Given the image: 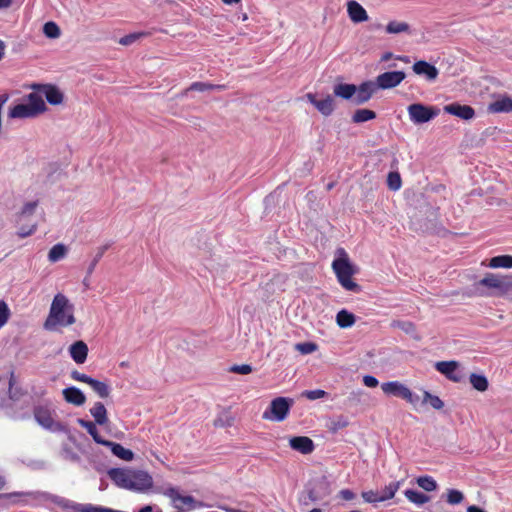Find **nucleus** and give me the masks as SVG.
<instances>
[{
	"label": "nucleus",
	"instance_id": "56",
	"mask_svg": "<svg viewBox=\"0 0 512 512\" xmlns=\"http://www.w3.org/2000/svg\"><path fill=\"white\" fill-rule=\"evenodd\" d=\"M363 383L365 386H367L369 388H375L378 386L379 381L376 377H374L372 375H365L363 377Z\"/></svg>",
	"mask_w": 512,
	"mask_h": 512
},
{
	"label": "nucleus",
	"instance_id": "37",
	"mask_svg": "<svg viewBox=\"0 0 512 512\" xmlns=\"http://www.w3.org/2000/svg\"><path fill=\"white\" fill-rule=\"evenodd\" d=\"M422 403L429 404L436 410H440L444 407V402L438 396L433 395L428 391H424Z\"/></svg>",
	"mask_w": 512,
	"mask_h": 512
},
{
	"label": "nucleus",
	"instance_id": "49",
	"mask_svg": "<svg viewBox=\"0 0 512 512\" xmlns=\"http://www.w3.org/2000/svg\"><path fill=\"white\" fill-rule=\"evenodd\" d=\"M317 349V345L313 342H303L296 344V350L302 354H310Z\"/></svg>",
	"mask_w": 512,
	"mask_h": 512
},
{
	"label": "nucleus",
	"instance_id": "16",
	"mask_svg": "<svg viewBox=\"0 0 512 512\" xmlns=\"http://www.w3.org/2000/svg\"><path fill=\"white\" fill-rule=\"evenodd\" d=\"M347 13L350 20L354 23H361L368 20L366 10L355 0H351L347 3Z\"/></svg>",
	"mask_w": 512,
	"mask_h": 512
},
{
	"label": "nucleus",
	"instance_id": "13",
	"mask_svg": "<svg viewBox=\"0 0 512 512\" xmlns=\"http://www.w3.org/2000/svg\"><path fill=\"white\" fill-rule=\"evenodd\" d=\"M308 101L324 116H330L335 109L332 96L327 95L324 99L318 100L312 93L306 95Z\"/></svg>",
	"mask_w": 512,
	"mask_h": 512
},
{
	"label": "nucleus",
	"instance_id": "23",
	"mask_svg": "<svg viewBox=\"0 0 512 512\" xmlns=\"http://www.w3.org/2000/svg\"><path fill=\"white\" fill-rule=\"evenodd\" d=\"M478 285L484 286L487 289H496V290H504L506 287L505 281L500 278L498 275L489 273L484 278H482Z\"/></svg>",
	"mask_w": 512,
	"mask_h": 512
},
{
	"label": "nucleus",
	"instance_id": "33",
	"mask_svg": "<svg viewBox=\"0 0 512 512\" xmlns=\"http://www.w3.org/2000/svg\"><path fill=\"white\" fill-rule=\"evenodd\" d=\"M490 268H512V255H499L492 257L489 262Z\"/></svg>",
	"mask_w": 512,
	"mask_h": 512
},
{
	"label": "nucleus",
	"instance_id": "25",
	"mask_svg": "<svg viewBox=\"0 0 512 512\" xmlns=\"http://www.w3.org/2000/svg\"><path fill=\"white\" fill-rule=\"evenodd\" d=\"M490 112L493 113H508L512 112V98L508 96L501 97L492 102L488 107Z\"/></svg>",
	"mask_w": 512,
	"mask_h": 512
},
{
	"label": "nucleus",
	"instance_id": "18",
	"mask_svg": "<svg viewBox=\"0 0 512 512\" xmlns=\"http://www.w3.org/2000/svg\"><path fill=\"white\" fill-rule=\"evenodd\" d=\"M69 354L74 362L83 364L88 356V346L82 340L76 341L69 347Z\"/></svg>",
	"mask_w": 512,
	"mask_h": 512
},
{
	"label": "nucleus",
	"instance_id": "30",
	"mask_svg": "<svg viewBox=\"0 0 512 512\" xmlns=\"http://www.w3.org/2000/svg\"><path fill=\"white\" fill-rule=\"evenodd\" d=\"M405 497L413 504L421 506L430 501V497L422 492L413 489L404 491Z\"/></svg>",
	"mask_w": 512,
	"mask_h": 512
},
{
	"label": "nucleus",
	"instance_id": "44",
	"mask_svg": "<svg viewBox=\"0 0 512 512\" xmlns=\"http://www.w3.org/2000/svg\"><path fill=\"white\" fill-rule=\"evenodd\" d=\"M38 205L37 201L27 202L17 216V222H21L26 216L32 215Z\"/></svg>",
	"mask_w": 512,
	"mask_h": 512
},
{
	"label": "nucleus",
	"instance_id": "19",
	"mask_svg": "<svg viewBox=\"0 0 512 512\" xmlns=\"http://www.w3.org/2000/svg\"><path fill=\"white\" fill-rule=\"evenodd\" d=\"M435 368L454 382H459L461 380V376L454 374L458 368V362L456 361H440L436 363Z\"/></svg>",
	"mask_w": 512,
	"mask_h": 512
},
{
	"label": "nucleus",
	"instance_id": "9",
	"mask_svg": "<svg viewBox=\"0 0 512 512\" xmlns=\"http://www.w3.org/2000/svg\"><path fill=\"white\" fill-rule=\"evenodd\" d=\"M164 495L173 501L174 507L178 510H181V506L176 503L177 501L182 502L184 505L188 506L189 509L203 508L205 506L204 503L196 501L194 497L190 495L182 496L174 487L167 488L164 491Z\"/></svg>",
	"mask_w": 512,
	"mask_h": 512
},
{
	"label": "nucleus",
	"instance_id": "2",
	"mask_svg": "<svg viewBox=\"0 0 512 512\" xmlns=\"http://www.w3.org/2000/svg\"><path fill=\"white\" fill-rule=\"evenodd\" d=\"M75 322L74 305L64 294L57 293L52 300L44 328L48 331H55L58 327H68Z\"/></svg>",
	"mask_w": 512,
	"mask_h": 512
},
{
	"label": "nucleus",
	"instance_id": "50",
	"mask_svg": "<svg viewBox=\"0 0 512 512\" xmlns=\"http://www.w3.org/2000/svg\"><path fill=\"white\" fill-rule=\"evenodd\" d=\"M363 500L367 503H378L380 502V499H379V496H380V493L379 491H373V490H369V491H363L362 494H361Z\"/></svg>",
	"mask_w": 512,
	"mask_h": 512
},
{
	"label": "nucleus",
	"instance_id": "64",
	"mask_svg": "<svg viewBox=\"0 0 512 512\" xmlns=\"http://www.w3.org/2000/svg\"><path fill=\"white\" fill-rule=\"evenodd\" d=\"M153 508L149 505L143 507L142 509H140L139 512H152Z\"/></svg>",
	"mask_w": 512,
	"mask_h": 512
},
{
	"label": "nucleus",
	"instance_id": "5",
	"mask_svg": "<svg viewBox=\"0 0 512 512\" xmlns=\"http://www.w3.org/2000/svg\"><path fill=\"white\" fill-rule=\"evenodd\" d=\"M293 400L286 397H277L273 399L269 407L263 412V419L281 422L286 419Z\"/></svg>",
	"mask_w": 512,
	"mask_h": 512
},
{
	"label": "nucleus",
	"instance_id": "8",
	"mask_svg": "<svg viewBox=\"0 0 512 512\" xmlns=\"http://www.w3.org/2000/svg\"><path fill=\"white\" fill-rule=\"evenodd\" d=\"M406 77L404 71H388L382 74H379L376 77V86L377 89H392L398 86Z\"/></svg>",
	"mask_w": 512,
	"mask_h": 512
},
{
	"label": "nucleus",
	"instance_id": "1",
	"mask_svg": "<svg viewBox=\"0 0 512 512\" xmlns=\"http://www.w3.org/2000/svg\"><path fill=\"white\" fill-rule=\"evenodd\" d=\"M108 476L119 488L138 493L147 492L153 486L152 476L143 470L111 468Z\"/></svg>",
	"mask_w": 512,
	"mask_h": 512
},
{
	"label": "nucleus",
	"instance_id": "27",
	"mask_svg": "<svg viewBox=\"0 0 512 512\" xmlns=\"http://www.w3.org/2000/svg\"><path fill=\"white\" fill-rule=\"evenodd\" d=\"M356 321L355 315L346 309L340 310L336 315V323L340 328H349Z\"/></svg>",
	"mask_w": 512,
	"mask_h": 512
},
{
	"label": "nucleus",
	"instance_id": "20",
	"mask_svg": "<svg viewBox=\"0 0 512 512\" xmlns=\"http://www.w3.org/2000/svg\"><path fill=\"white\" fill-rule=\"evenodd\" d=\"M357 91L355 84L337 83L333 87V94L344 100H353Z\"/></svg>",
	"mask_w": 512,
	"mask_h": 512
},
{
	"label": "nucleus",
	"instance_id": "38",
	"mask_svg": "<svg viewBox=\"0 0 512 512\" xmlns=\"http://www.w3.org/2000/svg\"><path fill=\"white\" fill-rule=\"evenodd\" d=\"M409 29L410 27L406 22L390 21L386 25V32L389 34H399L403 32H408Z\"/></svg>",
	"mask_w": 512,
	"mask_h": 512
},
{
	"label": "nucleus",
	"instance_id": "58",
	"mask_svg": "<svg viewBox=\"0 0 512 512\" xmlns=\"http://www.w3.org/2000/svg\"><path fill=\"white\" fill-rule=\"evenodd\" d=\"M340 497L343 500L350 501L355 498V493L350 489H343L339 492Z\"/></svg>",
	"mask_w": 512,
	"mask_h": 512
},
{
	"label": "nucleus",
	"instance_id": "42",
	"mask_svg": "<svg viewBox=\"0 0 512 512\" xmlns=\"http://www.w3.org/2000/svg\"><path fill=\"white\" fill-rule=\"evenodd\" d=\"M146 35L145 32H134L121 37L118 42L123 46H129Z\"/></svg>",
	"mask_w": 512,
	"mask_h": 512
},
{
	"label": "nucleus",
	"instance_id": "47",
	"mask_svg": "<svg viewBox=\"0 0 512 512\" xmlns=\"http://www.w3.org/2000/svg\"><path fill=\"white\" fill-rule=\"evenodd\" d=\"M392 326L401 329L407 334H413L416 331L415 325L410 321H395Z\"/></svg>",
	"mask_w": 512,
	"mask_h": 512
},
{
	"label": "nucleus",
	"instance_id": "45",
	"mask_svg": "<svg viewBox=\"0 0 512 512\" xmlns=\"http://www.w3.org/2000/svg\"><path fill=\"white\" fill-rule=\"evenodd\" d=\"M209 90H214L213 84L207 83V82H193L186 90L185 93L188 91H198V92H205Z\"/></svg>",
	"mask_w": 512,
	"mask_h": 512
},
{
	"label": "nucleus",
	"instance_id": "36",
	"mask_svg": "<svg viewBox=\"0 0 512 512\" xmlns=\"http://www.w3.org/2000/svg\"><path fill=\"white\" fill-rule=\"evenodd\" d=\"M416 483L419 487L427 492H431L437 489V482L432 476L429 475L419 476L416 479Z\"/></svg>",
	"mask_w": 512,
	"mask_h": 512
},
{
	"label": "nucleus",
	"instance_id": "46",
	"mask_svg": "<svg viewBox=\"0 0 512 512\" xmlns=\"http://www.w3.org/2000/svg\"><path fill=\"white\" fill-rule=\"evenodd\" d=\"M107 246H102L98 249V252L97 254L95 255L94 259L91 261V263L89 264L88 268H87V274L88 276H91L92 273L94 272L95 270V267L97 266L98 262L100 261V259L103 257L105 251L107 250Z\"/></svg>",
	"mask_w": 512,
	"mask_h": 512
},
{
	"label": "nucleus",
	"instance_id": "48",
	"mask_svg": "<svg viewBox=\"0 0 512 512\" xmlns=\"http://www.w3.org/2000/svg\"><path fill=\"white\" fill-rule=\"evenodd\" d=\"M10 317V309L7 303L0 300V328L3 327Z\"/></svg>",
	"mask_w": 512,
	"mask_h": 512
},
{
	"label": "nucleus",
	"instance_id": "32",
	"mask_svg": "<svg viewBox=\"0 0 512 512\" xmlns=\"http://www.w3.org/2000/svg\"><path fill=\"white\" fill-rule=\"evenodd\" d=\"M400 485V481L391 482L388 485H386L381 491H379L380 502L392 499L395 496L396 492L399 490Z\"/></svg>",
	"mask_w": 512,
	"mask_h": 512
},
{
	"label": "nucleus",
	"instance_id": "54",
	"mask_svg": "<svg viewBox=\"0 0 512 512\" xmlns=\"http://www.w3.org/2000/svg\"><path fill=\"white\" fill-rule=\"evenodd\" d=\"M71 378L73 380H76V381L88 384L92 377L88 376V375H86L84 373H81V372H79L77 370H74V371L71 372Z\"/></svg>",
	"mask_w": 512,
	"mask_h": 512
},
{
	"label": "nucleus",
	"instance_id": "24",
	"mask_svg": "<svg viewBox=\"0 0 512 512\" xmlns=\"http://www.w3.org/2000/svg\"><path fill=\"white\" fill-rule=\"evenodd\" d=\"M104 446L109 447L112 453L122 460L131 461L134 458V453L131 450L124 448L119 443L107 440L106 443H104Z\"/></svg>",
	"mask_w": 512,
	"mask_h": 512
},
{
	"label": "nucleus",
	"instance_id": "7",
	"mask_svg": "<svg viewBox=\"0 0 512 512\" xmlns=\"http://www.w3.org/2000/svg\"><path fill=\"white\" fill-rule=\"evenodd\" d=\"M34 418L44 429L51 432H65L66 427L53 419L51 412L44 407H37L34 410Z\"/></svg>",
	"mask_w": 512,
	"mask_h": 512
},
{
	"label": "nucleus",
	"instance_id": "3",
	"mask_svg": "<svg viewBox=\"0 0 512 512\" xmlns=\"http://www.w3.org/2000/svg\"><path fill=\"white\" fill-rule=\"evenodd\" d=\"M332 269L342 288L354 293L361 291V286L352 279V276L357 273V267L352 264L344 248L339 247L336 249V257L332 262Z\"/></svg>",
	"mask_w": 512,
	"mask_h": 512
},
{
	"label": "nucleus",
	"instance_id": "22",
	"mask_svg": "<svg viewBox=\"0 0 512 512\" xmlns=\"http://www.w3.org/2000/svg\"><path fill=\"white\" fill-rule=\"evenodd\" d=\"M77 423L81 427L86 429L88 434L93 438V440L97 444H100V445L104 446V443H106L107 440L103 439L101 437V435L99 434L98 429H97V425L98 424L96 422H93V421H90V420H85V419H82V418H78L77 419Z\"/></svg>",
	"mask_w": 512,
	"mask_h": 512
},
{
	"label": "nucleus",
	"instance_id": "59",
	"mask_svg": "<svg viewBox=\"0 0 512 512\" xmlns=\"http://www.w3.org/2000/svg\"><path fill=\"white\" fill-rule=\"evenodd\" d=\"M14 384H15V376H14V372L12 371L10 373V378H9V393H11L12 387H13ZM10 398H14L12 396V394H10Z\"/></svg>",
	"mask_w": 512,
	"mask_h": 512
},
{
	"label": "nucleus",
	"instance_id": "40",
	"mask_svg": "<svg viewBox=\"0 0 512 512\" xmlns=\"http://www.w3.org/2000/svg\"><path fill=\"white\" fill-rule=\"evenodd\" d=\"M388 188L392 191H398L402 186L401 176L397 171L389 172L387 176Z\"/></svg>",
	"mask_w": 512,
	"mask_h": 512
},
{
	"label": "nucleus",
	"instance_id": "63",
	"mask_svg": "<svg viewBox=\"0 0 512 512\" xmlns=\"http://www.w3.org/2000/svg\"><path fill=\"white\" fill-rule=\"evenodd\" d=\"M392 56H393V55H392V53H391V52H386V53H384V54L382 55V57H381V61L386 62V61H388L389 59H391V58H392Z\"/></svg>",
	"mask_w": 512,
	"mask_h": 512
},
{
	"label": "nucleus",
	"instance_id": "62",
	"mask_svg": "<svg viewBox=\"0 0 512 512\" xmlns=\"http://www.w3.org/2000/svg\"><path fill=\"white\" fill-rule=\"evenodd\" d=\"M5 55V44L2 40H0V61L3 59Z\"/></svg>",
	"mask_w": 512,
	"mask_h": 512
},
{
	"label": "nucleus",
	"instance_id": "34",
	"mask_svg": "<svg viewBox=\"0 0 512 512\" xmlns=\"http://www.w3.org/2000/svg\"><path fill=\"white\" fill-rule=\"evenodd\" d=\"M469 380L472 387L477 391L484 392L488 389V379L483 374L472 373Z\"/></svg>",
	"mask_w": 512,
	"mask_h": 512
},
{
	"label": "nucleus",
	"instance_id": "61",
	"mask_svg": "<svg viewBox=\"0 0 512 512\" xmlns=\"http://www.w3.org/2000/svg\"><path fill=\"white\" fill-rule=\"evenodd\" d=\"M12 3V0H0V8H8Z\"/></svg>",
	"mask_w": 512,
	"mask_h": 512
},
{
	"label": "nucleus",
	"instance_id": "43",
	"mask_svg": "<svg viewBox=\"0 0 512 512\" xmlns=\"http://www.w3.org/2000/svg\"><path fill=\"white\" fill-rule=\"evenodd\" d=\"M349 425L348 418L340 415L331 421L330 431L333 433L338 432L339 430L346 428Z\"/></svg>",
	"mask_w": 512,
	"mask_h": 512
},
{
	"label": "nucleus",
	"instance_id": "35",
	"mask_svg": "<svg viewBox=\"0 0 512 512\" xmlns=\"http://www.w3.org/2000/svg\"><path fill=\"white\" fill-rule=\"evenodd\" d=\"M376 118V113L370 109H357L352 115L354 123H363Z\"/></svg>",
	"mask_w": 512,
	"mask_h": 512
},
{
	"label": "nucleus",
	"instance_id": "12",
	"mask_svg": "<svg viewBox=\"0 0 512 512\" xmlns=\"http://www.w3.org/2000/svg\"><path fill=\"white\" fill-rule=\"evenodd\" d=\"M383 393L387 396H395L404 400L410 396V389L399 381H388L381 384Z\"/></svg>",
	"mask_w": 512,
	"mask_h": 512
},
{
	"label": "nucleus",
	"instance_id": "17",
	"mask_svg": "<svg viewBox=\"0 0 512 512\" xmlns=\"http://www.w3.org/2000/svg\"><path fill=\"white\" fill-rule=\"evenodd\" d=\"M64 400L75 406H82L86 402L85 394L77 387L70 386L62 391Z\"/></svg>",
	"mask_w": 512,
	"mask_h": 512
},
{
	"label": "nucleus",
	"instance_id": "15",
	"mask_svg": "<svg viewBox=\"0 0 512 512\" xmlns=\"http://www.w3.org/2000/svg\"><path fill=\"white\" fill-rule=\"evenodd\" d=\"M444 111L450 115L457 116L463 120L472 119L475 115L474 109L469 105L452 103L444 107Z\"/></svg>",
	"mask_w": 512,
	"mask_h": 512
},
{
	"label": "nucleus",
	"instance_id": "41",
	"mask_svg": "<svg viewBox=\"0 0 512 512\" xmlns=\"http://www.w3.org/2000/svg\"><path fill=\"white\" fill-rule=\"evenodd\" d=\"M464 500V495L457 489H448L446 494V502L450 505H458Z\"/></svg>",
	"mask_w": 512,
	"mask_h": 512
},
{
	"label": "nucleus",
	"instance_id": "51",
	"mask_svg": "<svg viewBox=\"0 0 512 512\" xmlns=\"http://www.w3.org/2000/svg\"><path fill=\"white\" fill-rule=\"evenodd\" d=\"M37 229V224L36 223H33L29 226H26V225H22L19 227L18 231H17V235L20 237V238H25V237H28L30 235H32Z\"/></svg>",
	"mask_w": 512,
	"mask_h": 512
},
{
	"label": "nucleus",
	"instance_id": "28",
	"mask_svg": "<svg viewBox=\"0 0 512 512\" xmlns=\"http://www.w3.org/2000/svg\"><path fill=\"white\" fill-rule=\"evenodd\" d=\"M44 94L47 102L51 105H59L63 102V93L55 86H46Z\"/></svg>",
	"mask_w": 512,
	"mask_h": 512
},
{
	"label": "nucleus",
	"instance_id": "4",
	"mask_svg": "<svg viewBox=\"0 0 512 512\" xmlns=\"http://www.w3.org/2000/svg\"><path fill=\"white\" fill-rule=\"evenodd\" d=\"M46 110V104L38 93H30L27 103H20L9 110L8 116L12 119L32 118Z\"/></svg>",
	"mask_w": 512,
	"mask_h": 512
},
{
	"label": "nucleus",
	"instance_id": "10",
	"mask_svg": "<svg viewBox=\"0 0 512 512\" xmlns=\"http://www.w3.org/2000/svg\"><path fill=\"white\" fill-rule=\"evenodd\" d=\"M412 70L415 74L423 76L429 82L435 81L439 75V70L436 66L425 60L416 61L412 66Z\"/></svg>",
	"mask_w": 512,
	"mask_h": 512
},
{
	"label": "nucleus",
	"instance_id": "29",
	"mask_svg": "<svg viewBox=\"0 0 512 512\" xmlns=\"http://www.w3.org/2000/svg\"><path fill=\"white\" fill-rule=\"evenodd\" d=\"M88 385L101 398H107L110 395L111 389L106 382L92 377Z\"/></svg>",
	"mask_w": 512,
	"mask_h": 512
},
{
	"label": "nucleus",
	"instance_id": "21",
	"mask_svg": "<svg viewBox=\"0 0 512 512\" xmlns=\"http://www.w3.org/2000/svg\"><path fill=\"white\" fill-rule=\"evenodd\" d=\"M89 412L98 425L104 426L109 422L107 409L102 402H95Z\"/></svg>",
	"mask_w": 512,
	"mask_h": 512
},
{
	"label": "nucleus",
	"instance_id": "11",
	"mask_svg": "<svg viewBox=\"0 0 512 512\" xmlns=\"http://www.w3.org/2000/svg\"><path fill=\"white\" fill-rule=\"evenodd\" d=\"M377 86L375 82L365 81L357 86V91L354 95L353 102L357 105L368 102L373 94L376 92Z\"/></svg>",
	"mask_w": 512,
	"mask_h": 512
},
{
	"label": "nucleus",
	"instance_id": "26",
	"mask_svg": "<svg viewBox=\"0 0 512 512\" xmlns=\"http://www.w3.org/2000/svg\"><path fill=\"white\" fill-rule=\"evenodd\" d=\"M38 495L33 492H12L0 494L1 499H8L11 503L27 502L28 499H36Z\"/></svg>",
	"mask_w": 512,
	"mask_h": 512
},
{
	"label": "nucleus",
	"instance_id": "53",
	"mask_svg": "<svg viewBox=\"0 0 512 512\" xmlns=\"http://www.w3.org/2000/svg\"><path fill=\"white\" fill-rule=\"evenodd\" d=\"M326 392L321 389H315V390H307L304 392V395L309 400H317L320 398H323L325 396Z\"/></svg>",
	"mask_w": 512,
	"mask_h": 512
},
{
	"label": "nucleus",
	"instance_id": "31",
	"mask_svg": "<svg viewBox=\"0 0 512 512\" xmlns=\"http://www.w3.org/2000/svg\"><path fill=\"white\" fill-rule=\"evenodd\" d=\"M67 247L62 244V243H57L55 244L50 250H49V253H48V260L51 262V263H56L60 260H62L63 258L66 257L67 255Z\"/></svg>",
	"mask_w": 512,
	"mask_h": 512
},
{
	"label": "nucleus",
	"instance_id": "55",
	"mask_svg": "<svg viewBox=\"0 0 512 512\" xmlns=\"http://www.w3.org/2000/svg\"><path fill=\"white\" fill-rule=\"evenodd\" d=\"M62 455L65 459L73 462H77L80 460L79 455L68 447L63 448Z\"/></svg>",
	"mask_w": 512,
	"mask_h": 512
},
{
	"label": "nucleus",
	"instance_id": "14",
	"mask_svg": "<svg viewBox=\"0 0 512 512\" xmlns=\"http://www.w3.org/2000/svg\"><path fill=\"white\" fill-rule=\"evenodd\" d=\"M291 449L307 455L314 451L315 445L311 438L307 436H294L289 439Z\"/></svg>",
	"mask_w": 512,
	"mask_h": 512
},
{
	"label": "nucleus",
	"instance_id": "39",
	"mask_svg": "<svg viewBox=\"0 0 512 512\" xmlns=\"http://www.w3.org/2000/svg\"><path fill=\"white\" fill-rule=\"evenodd\" d=\"M43 33L46 37L50 39H56L60 36L61 31L59 26L55 22L49 21L44 24Z\"/></svg>",
	"mask_w": 512,
	"mask_h": 512
},
{
	"label": "nucleus",
	"instance_id": "6",
	"mask_svg": "<svg viewBox=\"0 0 512 512\" xmlns=\"http://www.w3.org/2000/svg\"><path fill=\"white\" fill-rule=\"evenodd\" d=\"M409 119L416 125L427 123L436 118L440 109L435 106H426L422 103H413L407 107Z\"/></svg>",
	"mask_w": 512,
	"mask_h": 512
},
{
	"label": "nucleus",
	"instance_id": "57",
	"mask_svg": "<svg viewBox=\"0 0 512 512\" xmlns=\"http://www.w3.org/2000/svg\"><path fill=\"white\" fill-rule=\"evenodd\" d=\"M405 401L412 404L413 406H417L420 402L422 403V400L420 399L419 395L413 393L410 390V396L404 398Z\"/></svg>",
	"mask_w": 512,
	"mask_h": 512
},
{
	"label": "nucleus",
	"instance_id": "60",
	"mask_svg": "<svg viewBox=\"0 0 512 512\" xmlns=\"http://www.w3.org/2000/svg\"><path fill=\"white\" fill-rule=\"evenodd\" d=\"M467 512H486V511L478 506L472 505L467 508Z\"/></svg>",
	"mask_w": 512,
	"mask_h": 512
},
{
	"label": "nucleus",
	"instance_id": "52",
	"mask_svg": "<svg viewBox=\"0 0 512 512\" xmlns=\"http://www.w3.org/2000/svg\"><path fill=\"white\" fill-rule=\"evenodd\" d=\"M253 371V368L249 364H241V365H233L230 368V372L241 374V375H247L250 374Z\"/></svg>",
	"mask_w": 512,
	"mask_h": 512
}]
</instances>
